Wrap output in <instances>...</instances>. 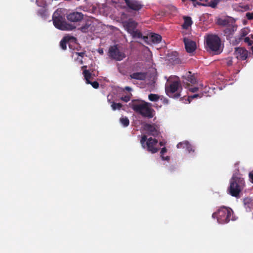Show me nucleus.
I'll use <instances>...</instances> for the list:
<instances>
[{"mask_svg": "<svg viewBox=\"0 0 253 253\" xmlns=\"http://www.w3.org/2000/svg\"><path fill=\"white\" fill-rule=\"evenodd\" d=\"M130 107L136 113L144 117L151 118L153 117L154 110L150 103L142 100H133L129 103Z\"/></svg>", "mask_w": 253, "mask_h": 253, "instance_id": "1", "label": "nucleus"}, {"mask_svg": "<svg viewBox=\"0 0 253 253\" xmlns=\"http://www.w3.org/2000/svg\"><path fill=\"white\" fill-rule=\"evenodd\" d=\"M245 187V181L238 174L233 175L230 181V186L228 189L229 194L235 197H239L240 192Z\"/></svg>", "mask_w": 253, "mask_h": 253, "instance_id": "2", "label": "nucleus"}, {"mask_svg": "<svg viewBox=\"0 0 253 253\" xmlns=\"http://www.w3.org/2000/svg\"><path fill=\"white\" fill-rule=\"evenodd\" d=\"M53 23L54 26L61 30H72L75 27L72 24H68L62 14L61 9H57L52 16Z\"/></svg>", "mask_w": 253, "mask_h": 253, "instance_id": "3", "label": "nucleus"}, {"mask_svg": "<svg viewBox=\"0 0 253 253\" xmlns=\"http://www.w3.org/2000/svg\"><path fill=\"white\" fill-rule=\"evenodd\" d=\"M233 213V211L229 208L225 207H221L217 212H214L212 215V218H217V221L218 223L224 224L228 222L231 219H235L231 217Z\"/></svg>", "mask_w": 253, "mask_h": 253, "instance_id": "4", "label": "nucleus"}, {"mask_svg": "<svg viewBox=\"0 0 253 253\" xmlns=\"http://www.w3.org/2000/svg\"><path fill=\"white\" fill-rule=\"evenodd\" d=\"M181 89L182 87L180 84L177 81H175L172 83L168 81V83L166 84V92L170 97L178 98L180 97Z\"/></svg>", "mask_w": 253, "mask_h": 253, "instance_id": "5", "label": "nucleus"}, {"mask_svg": "<svg viewBox=\"0 0 253 253\" xmlns=\"http://www.w3.org/2000/svg\"><path fill=\"white\" fill-rule=\"evenodd\" d=\"M206 46L211 51L220 52L221 44L219 38L214 35H208L206 38Z\"/></svg>", "mask_w": 253, "mask_h": 253, "instance_id": "6", "label": "nucleus"}, {"mask_svg": "<svg viewBox=\"0 0 253 253\" xmlns=\"http://www.w3.org/2000/svg\"><path fill=\"white\" fill-rule=\"evenodd\" d=\"M137 23L132 19H129L124 23V26L127 32L129 33L134 39H140L142 38V34L136 29Z\"/></svg>", "mask_w": 253, "mask_h": 253, "instance_id": "7", "label": "nucleus"}, {"mask_svg": "<svg viewBox=\"0 0 253 253\" xmlns=\"http://www.w3.org/2000/svg\"><path fill=\"white\" fill-rule=\"evenodd\" d=\"M147 137L146 135H144L140 140V143L143 148H147V150L152 153H155L158 151V141L155 139L152 138H149L146 143Z\"/></svg>", "mask_w": 253, "mask_h": 253, "instance_id": "8", "label": "nucleus"}, {"mask_svg": "<svg viewBox=\"0 0 253 253\" xmlns=\"http://www.w3.org/2000/svg\"><path fill=\"white\" fill-rule=\"evenodd\" d=\"M109 56L117 61H121L126 57L125 54L120 51L117 45L112 46L109 48Z\"/></svg>", "mask_w": 253, "mask_h": 253, "instance_id": "9", "label": "nucleus"}, {"mask_svg": "<svg viewBox=\"0 0 253 253\" xmlns=\"http://www.w3.org/2000/svg\"><path fill=\"white\" fill-rule=\"evenodd\" d=\"M183 41L186 51L190 53H193L196 48V42L186 37L184 38Z\"/></svg>", "mask_w": 253, "mask_h": 253, "instance_id": "10", "label": "nucleus"}, {"mask_svg": "<svg viewBox=\"0 0 253 253\" xmlns=\"http://www.w3.org/2000/svg\"><path fill=\"white\" fill-rule=\"evenodd\" d=\"M140 39H142L148 44H150V42L153 43H158L161 42L162 37L158 34H153L150 36L149 38L147 36H142V38Z\"/></svg>", "mask_w": 253, "mask_h": 253, "instance_id": "11", "label": "nucleus"}, {"mask_svg": "<svg viewBox=\"0 0 253 253\" xmlns=\"http://www.w3.org/2000/svg\"><path fill=\"white\" fill-rule=\"evenodd\" d=\"M67 18L69 21L71 22H78L83 18V14L81 12H73L68 14Z\"/></svg>", "mask_w": 253, "mask_h": 253, "instance_id": "12", "label": "nucleus"}, {"mask_svg": "<svg viewBox=\"0 0 253 253\" xmlns=\"http://www.w3.org/2000/svg\"><path fill=\"white\" fill-rule=\"evenodd\" d=\"M234 54L238 59L245 60L248 56V52L243 48H236Z\"/></svg>", "mask_w": 253, "mask_h": 253, "instance_id": "13", "label": "nucleus"}, {"mask_svg": "<svg viewBox=\"0 0 253 253\" xmlns=\"http://www.w3.org/2000/svg\"><path fill=\"white\" fill-rule=\"evenodd\" d=\"M125 1L127 5L132 10L138 11L141 8V5L137 1L125 0Z\"/></svg>", "mask_w": 253, "mask_h": 253, "instance_id": "14", "label": "nucleus"}, {"mask_svg": "<svg viewBox=\"0 0 253 253\" xmlns=\"http://www.w3.org/2000/svg\"><path fill=\"white\" fill-rule=\"evenodd\" d=\"M144 129L150 135L155 136L158 134V130L154 125L146 124L144 126Z\"/></svg>", "mask_w": 253, "mask_h": 253, "instance_id": "15", "label": "nucleus"}, {"mask_svg": "<svg viewBox=\"0 0 253 253\" xmlns=\"http://www.w3.org/2000/svg\"><path fill=\"white\" fill-rule=\"evenodd\" d=\"M233 9L237 11L244 12L250 10V6L248 4L243 3H236L232 5Z\"/></svg>", "mask_w": 253, "mask_h": 253, "instance_id": "16", "label": "nucleus"}, {"mask_svg": "<svg viewBox=\"0 0 253 253\" xmlns=\"http://www.w3.org/2000/svg\"><path fill=\"white\" fill-rule=\"evenodd\" d=\"M177 148H186L187 150L190 153L191 151H194L192 146L189 144L187 141L180 142L177 145Z\"/></svg>", "mask_w": 253, "mask_h": 253, "instance_id": "17", "label": "nucleus"}, {"mask_svg": "<svg viewBox=\"0 0 253 253\" xmlns=\"http://www.w3.org/2000/svg\"><path fill=\"white\" fill-rule=\"evenodd\" d=\"M75 38L74 37H70L69 36L65 37L60 42V45L62 49L65 50L66 49V43L70 41H75Z\"/></svg>", "mask_w": 253, "mask_h": 253, "instance_id": "18", "label": "nucleus"}, {"mask_svg": "<svg viewBox=\"0 0 253 253\" xmlns=\"http://www.w3.org/2000/svg\"><path fill=\"white\" fill-rule=\"evenodd\" d=\"M130 77L132 79H134L139 80H143L146 78V75L144 73L142 72L134 73L130 75Z\"/></svg>", "mask_w": 253, "mask_h": 253, "instance_id": "19", "label": "nucleus"}, {"mask_svg": "<svg viewBox=\"0 0 253 253\" xmlns=\"http://www.w3.org/2000/svg\"><path fill=\"white\" fill-rule=\"evenodd\" d=\"M83 75L86 84L90 83V80H93V75L88 70L86 69L84 70Z\"/></svg>", "mask_w": 253, "mask_h": 253, "instance_id": "20", "label": "nucleus"}, {"mask_svg": "<svg viewBox=\"0 0 253 253\" xmlns=\"http://www.w3.org/2000/svg\"><path fill=\"white\" fill-rule=\"evenodd\" d=\"M184 22L182 25V27L184 29H188L192 23L191 18L190 17H184Z\"/></svg>", "mask_w": 253, "mask_h": 253, "instance_id": "21", "label": "nucleus"}, {"mask_svg": "<svg viewBox=\"0 0 253 253\" xmlns=\"http://www.w3.org/2000/svg\"><path fill=\"white\" fill-rule=\"evenodd\" d=\"M218 25L222 26H227L229 25V20L227 18H219L217 20Z\"/></svg>", "mask_w": 253, "mask_h": 253, "instance_id": "22", "label": "nucleus"}, {"mask_svg": "<svg viewBox=\"0 0 253 253\" xmlns=\"http://www.w3.org/2000/svg\"><path fill=\"white\" fill-rule=\"evenodd\" d=\"M203 85L201 84H199L198 87L189 86L188 89L192 92H196L197 91H202Z\"/></svg>", "mask_w": 253, "mask_h": 253, "instance_id": "23", "label": "nucleus"}, {"mask_svg": "<svg viewBox=\"0 0 253 253\" xmlns=\"http://www.w3.org/2000/svg\"><path fill=\"white\" fill-rule=\"evenodd\" d=\"M79 29L83 33H87L91 29L90 24L86 23Z\"/></svg>", "mask_w": 253, "mask_h": 253, "instance_id": "24", "label": "nucleus"}, {"mask_svg": "<svg viewBox=\"0 0 253 253\" xmlns=\"http://www.w3.org/2000/svg\"><path fill=\"white\" fill-rule=\"evenodd\" d=\"M160 97L158 95L155 94H150L148 95V99L153 102H156L159 100Z\"/></svg>", "mask_w": 253, "mask_h": 253, "instance_id": "25", "label": "nucleus"}, {"mask_svg": "<svg viewBox=\"0 0 253 253\" xmlns=\"http://www.w3.org/2000/svg\"><path fill=\"white\" fill-rule=\"evenodd\" d=\"M120 121L124 126H127L129 125V121L127 117H122L120 119Z\"/></svg>", "mask_w": 253, "mask_h": 253, "instance_id": "26", "label": "nucleus"}, {"mask_svg": "<svg viewBox=\"0 0 253 253\" xmlns=\"http://www.w3.org/2000/svg\"><path fill=\"white\" fill-rule=\"evenodd\" d=\"M203 95V92H201L198 94H195L193 95H190L188 96V101L189 102L194 98H201Z\"/></svg>", "mask_w": 253, "mask_h": 253, "instance_id": "27", "label": "nucleus"}, {"mask_svg": "<svg viewBox=\"0 0 253 253\" xmlns=\"http://www.w3.org/2000/svg\"><path fill=\"white\" fill-rule=\"evenodd\" d=\"M122 107V104L120 103L113 102L111 105V107L113 110H120Z\"/></svg>", "mask_w": 253, "mask_h": 253, "instance_id": "28", "label": "nucleus"}, {"mask_svg": "<svg viewBox=\"0 0 253 253\" xmlns=\"http://www.w3.org/2000/svg\"><path fill=\"white\" fill-rule=\"evenodd\" d=\"M250 30L247 28H244L242 29L240 32V36L241 38L244 37L247 35L249 33Z\"/></svg>", "mask_w": 253, "mask_h": 253, "instance_id": "29", "label": "nucleus"}, {"mask_svg": "<svg viewBox=\"0 0 253 253\" xmlns=\"http://www.w3.org/2000/svg\"><path fill=\"white\" fill-rule=\"evenodd\" d=\"M219 1V0H211L209 2V5L212 8H214L216 6Z\"/></svg>", "mask_w": 253, "mask_h": 253, "instance_id": "30", "label": "nucleus"}, {"mask_svg": "<svg viewBox=\"0 0 253 253\" xmlns=\"http://www.w3.org/2000/svg\"><path fill=\"white\" fill-rule=\"evenodd\" d=\"M167 151V149L166 148H163L161 151V157H162V159L163 160H167L168 161L169 160V157H165L163 156V155Z\"/></svg>", "mask_w": 253, "mask_h": 253, "instance_id": "31", "label": "nucleus"}, {"mask_svg": "<svg viewBox=\"0 0 253 253\" xmlns=\"http://www.w3.org/2000/svg\"><path fill=\"white\" fill-rule=\"evenodd\" d=\"M237 30V27L236 26L234 25H232L229 26V28L226 29V31H229L230 33L234 32V31H236Z\"/></svg>", "mask_w": 253, "mask_h": 253, "instance_id": "32", "label": "nucleus"}, {"mask_svg": "<svg viewBox=\"0 0 253 253\" xmlns=\"http://www.w3.org/2000/svg\"><path fill=\"white\" fill-rule=\"evenodd\" d=\"M187 80L192 84H195L196 83V80L193 76L188 77Z\"/></svg>", "mask_w": 253, "mask_h": 253, "instance_id": "33", "label": "nucleus"}, {"mask_svg": "<svg viewBox=\"0 0 253 253\" xmlns=\"http://www.w3.org/2000/svg\"><path fill=\"white\" fill-rule=\"evenodd\" d=\"M245 42L247 43L249 45H251L253 43V42L251 40L250 37H246L244 39Z\"/></svg>", "mask_w": 253, "mask_h": 253, "instance_id": "34", "label": "nucleus"}, {"mask_svg": "<svg viewBox=\"0 0 253 253\" xmlns=\"http://www.w3.org/2000/svg\"><path fill=\"white\" fill-rule=\"evenodd\" d=\"M130 96L129 95H126L124 97H121V100L126 102H127L130 100Z\"/></svg>", "mask_w": 253, "mask_h": 253, "instance_id": "35", "label": "nucleus"}, {"mask_svg": "<svg viewBox=\"0 0 253 253\" xmlns=\"http://www.w3.org/2000/svg\"><path fill=\"white\" fill-rule=\"evenodd\" d=\"M88 84H91L92 87L94 88H97L99 86V84L97 82H91L90 81V83H89Z\"/></svg>", "mask_w": 253, "mask_h": 253, "instance_id": "36", "label": "nucleus"}, {"mask_svg": "<svg viewBox=\"0 0 253 253\" xmlns=\"http://www.w3.org/2000/svg\"><path fill=\"white\" fill-rule=\"evenodd\" d=\"M246 17L249 20L253 19V13H250V12L247 13Z\"/></svg>", "mask_w": 253, "mask_h": 253, "instance_id": "37", "label": "nucleus"}, {"mask_svg": "<svg viewBox=\"0 0 253 253\" xmlns=\"http://www.w3.org/2000/svg\"><path fill=\"white\" fill-rule=\"evenodd\" d=\"M41 1H42V0H37V3L38 5L39 6L44 7V6L45 5V2H43V3L42 4H41L40 3V2Z\"/></svg>", "mask_w": 253, "mask_h": 253, "instance_id": "38", "label": "nucleus"}, {"mask_svg": "<svg viewBox=\"0 0 253 253\" xmlns=\"http://www.w3.org/2000/svg\"><path fill=\"white\" fill-rule=\"evenodd\" d=\"M75 54L76 55L80 56L81 57H83V56L84 55V53L83 52L79 53V52H75Z\"/></svg>", "mask_w": 253, "mask_h": 253, "instance_id": "39", "label": "nucleus"}, {"mask_svg": "<svg viewBox=\"0 0 253 253\" xmlns=\"http://www.w3.org/2000/svg\"><path fill=\"white\" fill-rule=\"evenodd\" d=\"M249 177L251 182L253 183V173H250L249 174Z\"/></svg>", "mask_w": 253, "mask_h": 253, "instance_id": "40", "label": "nucleus"}, {"mask_svg": "<svg viewBox=\"0 0 253 253\" xmlns=\"http://www.w3.org/2000/svg\"><path fill=\"white\" fill-rule=\"evenodd\" d=\"M41 15L42 16V17L43 18H46V17H47V14L46 11H45L44 12V14H43V15H42V14H41Z\"/></svg>", "mask_w": 253, "mask_h": 253, "instance_id": "41", "label": "nucleus"}, {"mask_svg": "<svg viewBox=\"0 0 253 253\" xmlns=\"http://www.w3.org/2000/svg\"><path fill=\"white\" fill-rule=\"evenodd\" d=\"M98 52L100 54H103V49H98Z\"/></svg>", "mask_w": 253, "mask_h": 253, "instance_id": "42", "label": "nucleus"}, {"mask_svg": "<svg viewBox=\"0 0 253 253\" xmlns=\"http://www.w3.org/2000/svg\"><path fill=\"white\" fill-rule=\"evenodd\" d=\"M125 89L127 91H130L131 90V88L130 87L126 86L125 87Z\"/></svg>", "mask_w": 253, "mask_h": 253, "instance_id": "43", "label": "nucleus"}, {"mask_svg": "<svg viewBox=\"0 0 253 253\" xmlns=\"http://www.w3.org/2000/svg\"><path fill=\"white\" fill-rule=\"evenodd\" d=\"M250 39L251 38L252 39H253V34H251L250 35Z\"/></svg>", "mask_w": 253, "mask_h": 253, "instance_id": "44", "label": "nucleus"}, {"mask_svg": "<svg viewBox=\"0 0 253 253\" xmlns=\"http://www.w3.org/2000/svg\"><path fill=\"white\" fill-rule=\"evenodd\" d=\"M86 68V66H82V68Z\"/></svg>", "mask_w": 253, "mask_h": 253, "instance_id": "45", "label": "nucleus"}, {"mask_svg": "<svg viewBox=\"0 0 253 253\" xmlns=\"http://www.w3.org/2000/svg\"><path fill=\"white\" fill-rule=\"evenodd\" d=\"M206 90H207V88H206V87L205 88V91H204V92H205Z\"/></svg>", "mask_w": 253, "mask_h": 253, "instance_id": "46", "label": "nucleus"}, {"mask_svg": "<svg viewBox=\"0 0 253 253\" xmlns=\"http://www.w3.org/2000/svg\"><path fill=\"white\" fill-rule=\"evenodd\" d=\"M252 51L253 52V46L252 47Z\"/></svg>", "mask_w": 253, "mask_h": 253, "instance_id": "47", "label": "nucleus"}, {"mask_svg": "<svg viewBox=\"0 0 253 253\" xmlns=\"http://www.w3.org/2000/svg\"><path fill=\"white\" fill-rule=\"evenodd\" d=\"M182 1H184L185 0H182Z\"/></svg>", "mask_w": 253, "mask_h": 253, "instance_id": "48", "label": "nucleus"}]
</instances>
